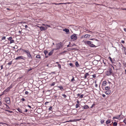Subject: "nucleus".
Here are the masks:
<instances>
[{"instance_id":"obj_1","label":"nucleus","mask_w":126,"mask_h":126,"mask_svg":"<svg viewBox=\"0 0 126 126\" xmlns=\"http://www.w3.org/2000/svg\"><path fill=\"white\" fill-rule=\"evenodd\" d=\"M85 44L88 45L91 47H96L95 45L92 44V42L91 41H85Z\"/></svg>"},{"instance_id":"obj_2","label":"nucleus","mask_w":126,"mask_h":126,"mask_svg":"<svg viewBox=\"0 0 126 126\" xmlns=\"http://www.w3.org/2000/svg\"><path fill=\"white\" fill-rule=\"evenodd\" d=\"M78 37V35L76 34H74L71 36V38L73 40V41H75L77 39Z\"/></svg>"},{"instance_id":"obj_3","label":"nucleus","mask_w":126,"mask_h":126,"mask_svg":"<svg viewBox=\"0 0 126 126\" xmlns=\"http://www.w3.org/2000/svg\"><path fill=\"white\" fill-rule=\"evenodd\" d=\"M25 57L22 56H20L17 57L15 59L17 61H19L21 60V59L25 60Z\"/></svg>"},{"instance_id":"obj_4","label":"nucleus","mask_w":126,"mask_h":126,"mask_svg":"<svg viewBox=\"0 0 126 126\" xmlns=\"http://www.w3.org/2000/svg\"><path fill=\"white\" fill-rule=\"evenodd\" d=\"M27 57L29 58L32 59V56L31 54L29 51L28 50V51L26 53Z\"/></svg>"},{"instance_id":"obj_5","label":"nucleus","mask_w":126,"mask_h":126,"mask_svg":"<svg viewBox=\"0 0 126 126\" xmlns=\"http://www.w3.org/2000/svg\"><path fill=\"white\" fill-rule=\"evenodd\" d=\"M56 47L55 49L56 50H57L59 49L60 47H62V45L60 43H58L56 44Z\"/></svg>"},{"instance_id":"obj_6","label":"nucleus","mask_w":126,"mask_h":126,"mask_svg":"<svg viewBox=\"0 0 126 126\" xmlns=\"http://www.w3.org/2000/svg\"><path fill=\"white\" fill-rule=\"evenodd\" d=\"M39 27L40 28V30L41 31H43V30H46L47 28V27L45 28L44 27L42 26Z\"/></svg>"},{"instance_id":"obj_7","label":"nucleus","mask_w":126,"mask_h":126,"mask_svg":"<svg viewBox=\"0 0 126 126\" xmlns=\"http://www.w3.org/2000/svg\"><path fill=\"white\" fill-rule=\"evenodd\" d=\"M63 31L65 32L67 34L69 33V30L68 29L65 28L64 29H63Z\"/></svg>"},{"instance_id":"obj_8","label":"nucleus","mask_w":126,"mask_h":126,"mask_svg":"<svg viewBox=\"0 0 126 126\" xmlns=\"http://www.w3.org/2000/svg\"><path fill=\"white\" fill-rule=\"evenodd\" d=\"M121 115H120L118 116H116L115 117H114L113 118V119H118L120 118V116Z\"/></svg>"},{"instance_id":"obj_9","label":"nucleus","mask_w":126,"mask_h":126,"mask_svg":"<svg viewBox=\"0 0 126 126\" xmlns=\"http://www.w3.org/2000/svg\"><path fill=\"white\" fill-rule=\"evenodd\" d=\"M89 75L88 73H86L84 75V78L85 79H86L87 78V77L89 76Z\"/></svg>"},{"instance_id":"obj_10","label":"nucleus","mask_w":126,"mask_h":126,"mask_svg":"<svg viewBox=\"0 0 126 126\" xmlns=\"http://www.w3.org/2000/svg\"><path fill=\"white\" fill-rule=\"evenodd\" d=\"M106 75L107 76H110L111 75V74L108 71H107L106 73Z\"/></svg>"},{"instance_id":"obj_11","label":"nucleus","mask_w":126,"mask_h":126,"mask_svg":"<svg viewBox=\"0 0 126 126\" xmlns=\"http://www.w3.org/2000/svg\"><path fill=\"white\" fill-rule=\"evenodd\" d=\"M107 82L106 81H104L103 82L102 85L103 86H105L107 84Z\"/></svg>"},{"instance_id":"obj_12","label":"nucleus","mask_w":126,"mask_h":126,"mask_svg":"<svg viewBox=\"0 0 126 126\" xmlns=\"http://www.w3.org/2000/svg\"><path fill=\"white\" fill-rule=\"evenodd\" d=\"M108 71H109L110 72L111 74L112 73V69L111 68L109 67L108 69Z\"/></svg>"},{"instance_id":"obj_13","label":"nucleus","mask_w":126,"mask_h":126,"mask_svg":"<svg viewBox=\"0 0 126 126\" xmlns=\"http://www.w3.org/2000/svg\"><path fill=\"white\" fill-rule=\"evenodd\" d=\"M58 87L62 91H63V87L62 86H58Z\"/></svg>"},{"instance_id":"obj_14","label":"nucleus","mask_w":126,"mask_h":126,"mask_svg":"<svg viewBox=\"0 0 126 126\" xmlns=\"http://www.w3.org/2000/svg\"><path fill=\"white\" fill-rule=\"evenodd\" d=\"M111 92V91L110 90H107L105 92V94H109Z\"/></svg>"},{"instance_id":"obj_15","label":"nucleus","mask_w":126,"mask_h":126,"mask_svg":"<svg viewBox=\"0 0 126 126\" xmlns=\"http://www.w3.org/2000/svg\"><path fill=\"white\" fill-rule=\"evenodd\" d=\"M53 53V51L52 50L50 51L48 54V55L49 56H51L52 55Z\"/></svg>"},{"instance_id":"obj_16","label":"nucleus","mask_w":126,"mask_h":126,"mask_svg":"<svg viewBox=\"0 0 126 126\" xmlns=\"http://www.w3.org/2000/svg\"><path fill=\"white\" fill-rule=\"evenodd\" d=\"M89 108V106L87 105H86L83 106V109H87Z\"/></svg>"},{"instance_id":"obj_17","label":"nucleus","mask_w":126,"mask_h":126,"mask_svg":"<svg viewBox=\"0 0 126 126\" xmlns=\"http://www.w3.org/2000/svg\"><path fill=\"white\" fill-rule=\"evenodd\" d=\"M41 57L40 55H37L36 56V58L37 59H41Z\"/></svg>"},{"instance_id":"obj_18","label":"nucleus","mask_w":126,"mask_h":126,"mask_svg":"<svg viewBox=\"0 0 126 126\" xmlns=\"http://www.w3.org/2000/svg\"><path fill=\"white\" fill-rule=\"evenodd\" d=\"M42 25L43 26H47L48 27H50V25H47V24H42Z\"/></svg>"},{"instance_id":"obj_19","label":"nucleus","mask_w":126,"mask_h":126,"mask_svg":"<svg viewBox=\"0 0 126 126\" xmlns=\"http://www.w3.org/2000/svg\"><path fill=\"white\" fill-rule=\"evenodd\" d=\"M105 90H109L110 88L109 87H106L105 88Z\"/></svg>"},{"instance_id":"obj_20","label":"nucleus","mask_w":126,"mask_h":126,"mask_svg":"<svg viewBox=\"0 0 126 126\" xmlns=\"http://www.w3.org/2000/svg\"><path fill=\"white\" fill-rule=\"evenodd\" d=\"M123 47V48H122V49H123L124 51V52L125 54L126 53V48L125 47H123Z\"/></svg>"},{"instance_id":"obj_21","label":"nucleus","mask_w":126,"mask_h":126,"mask_svg":"<svg viewBox=\"0 0 126 126\" xmlns=\"http://www.w3.org/2000/svg\"><path fill=\"white\" fill-rule=\"evenodd\" d=\"M70 3L69 2L67 3H57V5H59V4H65L67 3L70 4Z\"/></svg>"},{"instance_id":"obj_22","label":"nucleus","mask_w":126,"mask_h":126,"mask_svg":"<svg viewBox=\"0 0 126 126\" xmlns=\"http://www.w3.org/2000/svg\"><path fill=\"white\" fill-rule=\"evenodd\" d=\"M17 110L19 112L22 113H23V112L22 111V110L20 108H18Z\"/></svg>"},{"instance_id":"obj_23","label":"nucleus","mask_w":126,"mask_h":126,"mask_svg":"<svg viewBox=\"0 0 126 126\" xmlns=\"http://www.w3.org/2000/svg\"><path fill=\"white\" fill-rule=\"evenodd\" d=\"M117 124V123L116 122H115L113 123V125L114 126H116Z\"/></svg>"},{"instance_id":"obj_24","label":"nucleus","mask_w":126,"mask_h":126,"mask_svg":"<svg viewBox=\"0 0 126 126\" xmlns=\"http://www.w3.org/2000/svg\"><path fill=\"white\" fill-rule=\"evenodd\" d=\"M44 53L45 55H46L48 53V52L47 50H45L44 51Z\"/></svg>"},{"instance_id":"obj_25","label":"nucleus","mask_w":126,"mask_h":126,"mask_svg":"<svg viewBox=\"0 0 126 126\" xmlns=\"http://www.w3.org/2000/svg\"><path fill=\"white\" fill-rule=\"evenodd\" d=\"M110 121L109 120H107L106 122V123L107 124H110Z\"/></svg>"},{"instance_id":"obj_26","label":"nucleus","mask_w":126,"mask_h":126,"mask_svg":"<svg viewBox=\"0 0 126 126\" xmlns=\"http://www.w3.org/2000/svg\"><path fill=\"white\" fill-rule=\"evenodd\" d=\"M75 65L77 67H78L79 66V65L78 64V63L77 62H76L75 63Z\"/></svg>"},{"instance_id":"obj_27","label":"nucleus","mask_w":126,"mask_h":126,"mask_svg":"<svg viewBox=\"0 0 126 126\" xmlns=\"http://www.w3.org/2000/svg\"><path fill=\"white\" fill-rule=\"evenodd\" d=\"M88 36H90V35L88 34H86L84 36V38H87L88 37Z\"/></svg>"},{"instance_id":"obj_28","label":"nucleus","mask_w":126,"mask_h":126,"mask_svg":"<svg viewBox=\"0 0 126 126\" xmlns=\"http://www.w3.org/2000/svg\"><path fill=\"white\" fill-rule=\"evenodd\" d=\"M21 50H22L23 51L25 52L26 53L28 51V50H25L24 49H22Z\"/></svg>"},{"instance_id":"obj_29","label":"nucleus","mask_w":126,"mask_h":126,"mask_svg":"<svg viewBox=\"0 0 126 126\" xmlns=\"http://www.w3.org/2000/svg\"><path fill=\"white\" fill-rule=\"evenodd\" d=\"M5 105L6 106V108L7 109H10V108L8 105H7L6 104H5Z\"/></svg>"},{"instance_id":"obj_30","label":"nucleus","mask_w":126,"mask_h":126,"mask_svg":"<svg viewBox=\"0 0 126 126\" xmlns=\"http://www.w3.org/2000/svg\"><path fill=\"white\" fill-rule=\"evenodd\" d=\"M7 103L8 104H9L10 103V100H9L8 101H6Z\"/></svg>"},{"instance_id":"obj_31","label":"nucleus","mask_w":126,"mask_h":126,"mask_svg":"<svg viewBox=\"0 0 126 126\" xmlns=\"http://www.w3.org/2000/svg\"><path fill=\"white\" fill-rule=\"evenodd\" d=\"M5 111H8L9 113H11L13 112L12 111H10V110H5Z\"/></svg>"},{"instance_id":"obj_32","label":"nucleus","mask_w":126,"mask_h":126,"mask_svg":"<svg viewBox=\"0 0 126 126\" xmlns=\"http://www.w3.org/2000/svg\"><path fill=\"white\" fill-rule=\"evenodd\" d=\"M101 123V124H103L104 122V120H101L100 121Z\"/></svg>"},{"instance_id":"obj_33","label":"nucleus","mask_w":126,"mask_h":126,"mask_svg":"<svg viewBox=\"0 0 126 126\" xmlns=\"http://www.w3.org/2000/svg\"><path fill=\"white\" fill-rule=\"evenodd\" d=\"M55 82H53L52 84H51V86H53L55 85Z\"/></svg>"},{"instance_id":"obj_34","label":"nucleus","mask_w":126,"mask_h":126,"mask_svg":"<svg viewBox=\"0 0 126 126\" xmlns=\"http://www.w3.org/2000/svg\"><path fill=\"white\" fill-rule=\"evenodd\" d=\"M84 95L83 94H81L79 97V98H83V96Z\"/></svg>"},{"instance_id":"obj_35","label":"nucleus","mask_w":126,"mask_h":126,"mask_svg":"<svg viewBox=\"0 0 126 126\" xmlns=\"http://www.w3.org/2000/svg\"><path fill=\"white\" fill-rule=\"evenodd\" d=\"M14 42V40H10V44H11L12 43H13Z\"/></svg>"},{"instance_id":"obj_36","label":"nucleus","mask_w":126,"mask_h":126,"mask_svg":"<svg viewBox=\"0 0 126 126\" xmlns=\"http://www.w3.org/2000/svg\"><path fill=\"white\" fill-rule=\"evenodd\" d=\"M62 95L64 98H66L67 97L66 95L65 94H62Z\"/></svg>"},{"instance_id":"obj_37","label":"nucleus","mask_w":126,"mask_h":126,"mask_svg":"<svg viewBox=\"0 0 126 126\" xmlns=\"http://www.w3.org/2000/svg\"><path fill=\"white\" fill-rule=\"evenodd\" d=\"M79 107V105L78 104H77L76 105V108H77Z\"/></svg>"},{"instance_id":"obj_38","label":"nucleus","mask_w":126,"mask_h":126,"mask_svg":"<svg viewBox=\"0 0 126 126\" xmlns=\"http://www.w3.org/2000/svg\"><path fill=\"white\" fill-rule=\"evenodd\" d=\"M12 39V37H10L8 38V40L9 41L11 40Z\"/></svg>"},{"instance_id":"obj_39","label":"nucleus","mask_w":126,"mask_h":126,"mask_svg":"<svg viewBox=\"0 0 126 126\" xmlns=\"http://www.w3.org/2000/svg\"><path fill=\"white\" fill-rule=\"evenodd\" d=\"M9 100H10V99L9 97H7L6 98V102L7 101H8Z\"/></svg>"},{"instance_id":"obj_40","label":"nucleus","mask_w":126,"mask_h":126,"mask_svg":"<svg viewBox=\"0 0 126 126\" xmlns=\"http://www.w3.org/2000/svg\"><path fill=\"white\" fill-rule=\"evenodd\" d=\"M12 61H10L9 62V63H8V64L10 65H11L12 64Z\"/></svg>"},{"instance_id":"obj_41","label":"nucleus","mask_w":126,"mask_h":126,"mask_svg":"<svg viewBox=\"0 0 126 126\" xmlns=\"http://www.w3.org/2000/svg\"><path fill=\"white\" fill-rule=\"evenodd\" d=\"M58 67H59V68L60 69H61V65L60 64H58Z\"/></svg>"},{"instance_id":"obj_42","label":"nucleus","mask_w":126,"mask_h":126,"mask_svg":"<svg viewBox=\"0 0 126 126\" xmlns=\"http://www.w3.org/2000/svg\"><path fill=\"white\" fill-rule=\"evenodd\" d=\"M52 109V106H51L49 108V110H51Z\"/></svg>"},{"instance_id":"obj_43","label":"nucleus","mask_w":126,"mask_h":126,"mask_svg":"<svg viewBox=\"0 0 126 126\" xmlns=\"http://www.w3.org/2000/svg\"><path fill=\"white\" fill-rule=\"evenodd\" d=\"M6 37L5 36H3L2 38V40H5V39Z\"/></svg>"},{"instance_id":"obj_44","label":"nucleus","mask_w":126,"mask_h":126,"mask_svg":"<svg viewBox=\"0 0 126 126\" xmlns=\"http://www.w3.org/2000/svg\"><path fill=\"white\" fill-rule=\"evenodd\" d=\"M123 122L125 123L126 124V119L124 120Z\"/></svg>"},{"instance_id":"obj_45","label":"nucleus","mask_w":126,"mask_h":126,"mask_svg":"<svg viewBox=\"0 0 126 126\" xmlns=\"http://www.w3.org/2000/svg\"><path fill=\"white\" fill-rule=\"evenodd\" d=\"M25 94H29V92L28 91H26L25 92Z\"/></svg>"},{"instance_id":"obj_46","label":"nucleus","mask_w":126,"mask_h":126,"mask_svg":"<svg viewBox=\"0 0 126 126\" xmlns=\"http://www.w3.org/2000/svg\"><path fill=\"white\" fill-rule=\"evenodd\" d=\"M21 49L22 48H20V49H18L16 51V52H18V51H20L21 50Z\"/></svg>"},{"instance_id":"obj_47","label":"nucleus","mask_w":126,"mask_h":126,"mask_svg":"<svg viewBox=\"0 0 126 126\" xmlns=\"http://www.w3.org/2000/svg\"><path fill=\"white\" fill-rule=\"evenodd\" d=\"M73 78L71 80V81H74L75 80V79L73 77Z\"/></svg>"},{"instance_id":"obj_48","label":"nucleus","mask_w":126,"mask_h":126,"mask_svg":"<svg viewBox=\"0 0 126 126\" xmlns=\"http://www.w3.org/2000/svg\"><path fill=\"white\" fill-rule=\"evenodd\" d=\"M21 100L23 101H25V99L23 98H22V99H21Z\"/></svg>"},{"instance_id":"obj_49","label":"nucleus","mask_w":126,"mask_h":126,"mask_svg":"<svg viewBox=\"0 0 126 126\" xmlns=\"http://www.w3.org/2000/svg\"><path fill=\"white\" fill-rule=\"evenodd\" d=\"M17 46H15V47H13V48L15 49V48H17Z\"/></svg>"},{"instance_id":"obj_50","label":"nucleus","mask_w":126,"mask_h":126,"mask_svg":"<svg viewBox=\"0 0 126 126\" xmlns=\"http://www.w3.org/2000/svg\"><path fill=\"white\" fill-rule=\"evenodd\" d=\"M92 76L93 78H95L96 77V75L95 74H94L92 75Z\"/></svg>"},{"instance_id":"obj_51","label":"nucleus","mask_w":126,"mask_h":126,"mask_svg":"<svg viewBox=\"0 0 126 126\" xmlns=\"http://www.w3.org/2000/svg\"><path fill=\"white\" fill-rule=\"evenodd\" d=\"M121 43L123 44H124L125 43V41L123 40L121 41Z\"/></svg>"},{"instance_id":"obj_52","label":"nucleus","mask_w":126,"mask_h":126,"mask_svg":"<svg viewBox=\"0 0 126 126\" xmlns=\"http://www.w3.org/2000/svg\"><path fill=\"white\" fill-rule=\"evenodd\" d=\"M80 94H77V95L78 96H79L80 95Z\"/></svg>"},{"instance_id":"obj_53","label":"nucleus","mask_w":126,"mask_h":126,"mask_svg":"<svg viewBox=\"0 0 126 126\" xmlns=\"http://www.w3.org/2000/svg\"><path fill=\"white\" fill-rule=\"evenodd\" d=\"M1 69H2L3 68V66L2 65H1Z\"/></svg>"},{"instance_id":"obj_54","label":"nucleus","mask_w":126,"mask_h":126,"mask_svg":"<svg viewBox=\"0 0 126 126\" xmlns=\"http://www.w3.org/2000/svg\"><path fill=\"white\" fill-rule=\"evenodd\" d=\"M18 33L19 34H21V31H19L18 32Z\"/></svg>"},{"instance_id":"obj_55","label":"nucleus","mask_w":126,"mask_h":126,"mask_svg":"<svg viewBox=\"0 0 126 126\" xmlns=\"http://www.w3.org/2000/svg\"><path fill=\"white\" fill-rule=\"evenodd\" d=\"M32 69V68H31L30 69L28 70V71H31V70Z\"/></svg>"},{"instance_id":"obj_56","label":"nucleus","mask_w":126,"mask_h":126,"mask_svg":"<svg viewBox=\"0 0 126 126\" xmlns=\"http://www.w3.org/2000/svg\"><path fill=\"white\" fill-rule=\"evenodd\" d=\"M102 96L104 97H105L106 96L104 94H103Z\"/></svg>"},{"instance_id":"obj_57","label":"nucleus","mask_w":126,"mask_h":126,"mask_svg":"<svg viewBox=\"0 0 126 126\" xmlns=\"http://www.w3.org/2000/svg\"><path fill=\"white\" fill-rule=\"evenodd\" d=\"M25 28H27L28 27V26L27 25H25Z\"/></svg>"},{"instance_id":"obj_58","label":"nucleus","mask_w":126,"mask_h":126,"mask_svg":"<svg viewBox=\"0 0 126 126\" xmlns=\"http://www.w3.org/2000/svg\"><path fill=\"white\" fill-rule=\"evenodd\" d=\"M52 4H55V5H57V3H52Z\"/></svg>"},{"instance_id":"obj_59","label":"nucleus","mask_w":126,"mask_h":126,"mask_svg":"<svg viewBox=\"0 0 126 126\" xmlns=\"http://www.w3.org/2000/svg\"><path fill=\"white\" fill-rule=\"evenodd\" d=\"M28 107H29V108H31V106L29 105H28Z\"/></svg>"},{"instance_id":"obj_60","label":"nucleus","mask_w":126,"mask_h":126,"mask_svg":"<svg viewBox=\"0 0 126 126\" xmlns=\"http://www.w3.org/2000/svg\"><path fill=\"white\" fill-rule=\"evenodd\" d=\"M121 9L124 10H126V8H123Z\"/></svg>"},{"instance_id":"obj_61","label":"nucleus","mask_w":126,"mask_h":126,"mask_svg":"<svg viewBox=\"0 0 126 126\" xmlns=\"http://www.w3.org/2000/svg\"><path fill=\"white\" fill-rule=\"evenodd\" d=\"M77 102L78 103H79V100H77Z\"/></svg>"},{"instance_id":"obj_62","label":"nucleus","mask_w":126,"mask_h":126,"mask_svg":"<svg viewBox=\"0 0 126 126\" xmlns=\"http://www.w3.org/2000/svg\"><path fill=\"white\" fill-rule=\"evenodd\" d=\"M28 111V110L27 109H26L25 110V112H27Z\"/></svg>"},{"instance_id":"obj_63","label":"nucleus","mask_w":126,"mask_h":126,"mask_svg":"<svg viewBox=\"0 0 126 126\" xmlns=\"http://www.w3.org/2000/svg\"><path fill=\"white\" fill-rule=\"evenodd\" d=\"M70 66H72V64L71 63L70 64Z\"/></svg>"},{"instance_id":"obj_64","label":"nucleus","mask_w":126,"mask_h":126,"mask_svg":"<svg viewBox=\"0 0 126 126\" xmlns=\"http://www.w3.org/2000/svg\"><path fill=\"white\" fill-rule=\"evenodd\" d=\"M124 30L126 32V29L124 28Z\"/></svg>"}]
</instances>
